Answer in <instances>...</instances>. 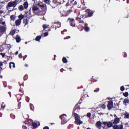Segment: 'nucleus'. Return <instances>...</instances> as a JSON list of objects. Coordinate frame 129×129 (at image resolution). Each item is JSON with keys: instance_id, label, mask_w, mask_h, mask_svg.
Instances as JSON below:
<instances>
[{"instance_id": "1", "label": "nucleus", "mask_w": 129, "mask_h": 129, "mask_svg": "<svg viewBox=\"0 0 129 129\" xmlns=\"http://www.w3.org/2000/svg\"><path fill=\"white\" fill-rule=\"evenodd\" d=\"M74 116L75 119V124H77L78 125H80V124H82L83 123V122L80 120V117L79 116V115L75 113H74Z\"/></svg>"}, {"instance_id": "2", "label": "nucleus", "mask_w": 129, "mask_h": 129, "mask_svg": "<svg viewBox=\"0 0 129 129\" xmlns=\"http://www.w3.org/2000/svg\"><path fill=\"white\" fill-rule=\"evenodd\" d=\"M7 30V25H0V36H2Z\"/></svg>"}, {"instance_id": "3", "label": "nucleus", "mask_w": 129, "mask_h": 129, "mask_svg": "<svg viewBox=\"0 0 129 129\" xmlns=\"http://www.w3.org/2000/svg\"><path fill=\"white\" fill-rule=\"evenodd\" d=\"M16 6H17V2H16V1H14L12 2L10 1L8 3L7 7L8 8V7H9V8H10L11 7H13V8H15V7H16Z\"/></svg>"}, {"instance_id": "4", "label": "nucleus", "mask_w": 129, "mask_h": 129, "mask_svg": "<svg viewBox=\"0 0 129 129\" xmlns=\"http://www.w3.org/2000/svg\"><path fill=\"white\" fill-rule=\"evenodd\" d=\"M103 124L104 125H106L108 128H110V127H112L113 125V123L111 122H103Z\"/></svg>"}, {"instance_id": "5", "label": "nucleus", "mask_w": 129, "mask_h": 129, "mask_svg": "<svg viewBox=\"0 0 129 129\" xmlns=\"http://www.w3.org/2000/svg\"><path fill=\"white\" fill-rule=\"evenodd\" d=\"M113 129H123V124L121 123L120 125L115 124L113 126Z\"/></svg>"}, {"instance_id": "6", "label": "nucleus", "mask_w": 129, "mask_h": 129, "mask_svg": "<svg viewBox=\"0 0 129 129\" xmlns=\"http://www.w3.org/2000/svg\"><path fill=\"white\" fill-rule=\"evenodd\" d=\"M65 116H66V115L65 114L61 115L60 116L61 120H62V124H64V123H66V122H67V120H66V119H65Z\"/></svg>"}, {"instance_id": "7", "label": "nucleus", "mask_w": 129, "mask_h": 129, "mask_svg": "<svg viewBox=\"0 0 129 129\" xmlns=\"http://www.w3.org/2000/svg\"><path fill=\"white\" fill-rule=\"evenodd\" d=\"M108 109L110 110L113 107V102L110 101L108 102L107 105Z\"/></svg>"}, {"instance_id": "8", "label": "nucleus", "mask_w": 129, "mask_h": 129, "mask_svg": "<svg viewBox=\"0 0 129 129\" xmlns=\"http://www.w3.org/2000/svg\"><path fill=\"white\" fill-rule=\"evenodd\" d=\"M37 6L39 7V8H41L42 10H44L46 9V4H43L42 3H38Z\"/></svg>"}, {"instance_id": "9", "label": "nucleus", "mask_w": 129, "mask_h": 129, "mask_svg": "<svg viewBox=\"0 0 129 129\" xmlns=\"http://www.w3.org/2000/svg\"><path fill=\"white\" fill-rule=\"evenodd\" d=\"M119 121H120V118H116L114 119V121L113 122V124H117L119 123Z\"/></svg>"}, {"instance_id": "10", "label": "nucleus", "mask_w": 129, "mask_h": 129, "mask_svg": "<svg viewBox=\"0 0 129 129\" xmlns=\"http://www.w3.org/2000/svg\"><path fill=\"white\" fill-rule=\"evenodd\" d=\"M86 13H88L89 17H91L92 15H93V13L92 12V11H91L89 9H87L86 10Z\"/></svg>"}, {"instance_id": "11", "label": "nucleus", "mask_w": 129, "mask_h": 129, "mask_svg": "<svg viewBox=\"0 0 129 129\" xmlns=\"http://www.w3.org/2000/svg\"><path fill=\"white\" fill-rule=\"evenodd\" d=\"M102 124V123H101V122L100 121H97L96 123V125L97 126V127L99 129L101 128V125Z\"/></svg>"}, {"instance_id": "12", "label": "nucleus", "mask_w": 129, "mask_h": 129, "mask_svg": "<svg viewBox=\"0 0 129 129\" xmlns=\"http://www.w3.org/2000/svg\"><path fill=\"white\" fill-rule=\"evenodd\" d=\"M68 20H70V22L71 26H72V27H75V24L73 22L74 21V19H71L70 18H69Z\"/></svg>"}, {"instance_id": "13", "label": "nucleus", "mask_w": 129, "mask_h": 129, "mask_svg": "<svg viewBox=\"0 0 129 129\" xmlns=\"http://www.w3.org/2000/svg\"><path fill=\"white\" fill-rule=\"evenodd\" d=\"M24 8V9H28V7L29 6V4L28 3V2H25L23 4Z\"/></svg>"}, {"instance_id": "14", "label": "nucleus", "mask_w": 129, "mask_h": 129, "mask_svg": "<svg viewBox=\"0 0 129 129\" xmlns=\"http://www.w3.org/2000/svg\"><path fill=\"white\" fill-rule=\"evenodd\" d=\"M21 21L20 19H18L15 21V24L16 26H20L21 25Z\"/></svg>"}, {"instance_id": "15", "label": "nucleus", "mask_w": 129, "mask_h": 129, "mask_svg": "<svg viewBox=\"0 0 129 129\" xmlns=\"http://www.w3.org/2000/svg\"><path fill=\"white\" fill-rule=\"evenodd\" d=\"M16 31H17V30H16V29L11 30L10 32V35H11V36H14V35H15V33H16Z\"/></svg>"}, {"instance_id": "16", "label": "nucleus", "mask_w": 129, "mask_h": 129, "mask_svg": "<svg viewBox=\"0 0 129 129\" xmlns=\"http://www.w3.org/2000/svg\"><path fill=\"white\" fill-rule=\"evenodd\" d=\"M0 24L1 26H6V22L5 21H3V19H0Z\"/></svg>"}, {"instance_id": "17", "label": "nucleus", "mask_w": 129, "mask_h": 129, "mask_svg": "<svg viewBox=\"0 0 129 129\" xmlns=\"http://www.w3.org/2000/svg\"><path fill=\"white\" fill-rule=\"evenodd\" d=\"M39 7H38V6H33L32 8V10L33 11H34L35 12H36V11H39Z\"/></svg>"}, {"instance_id": "18", "label": "nucleus", "mask_w": 129, "mask_h": 129, "mask_svg": "<svg viewBox=\"0 0 129 129\" xmlns=\"http://www.w3.org/2000/svg\"><path fill=\"white\" fill-rule=\"evenodd\" d=\"M126 103H129V99H125L123 101V104L124 105H126Z\"/></svg>"}, {"instance_id": "19", "label": "nucleus", "mask_w": 129, "mask_h": 129, "mask_svg": "<svg viewBox=\"0 0 129 129\" xmlns=\"http://www.w3.org/2000/svg\"><path fill=\"white\" fill-rule=\"evenodd\" d=\"M16 42L17 43H20V42H21V37H20V36H17L16 37Z\"/></svg>"}, {"instance_id": "20", "label": "nucleus", "mask_w": 129, "mask_h": 129, "mask_svg": "<svg viewBox=\"0 0 129 129\" xmlns=\"http://www.w3.org/2000/svg\"><path fill=\"white\" fill-rule=\"evenodd\" d=\"M124 117L125 118H127V119H129V113L126 112L124 114Z\"/></svg>"}, {"instance_id": "21", "label": "nucleus", "mask_w": 129, "mask_h": 129, "mask_svg": "<svg viewBox=\"0 0 129 129\" xmlns=\"http://www.w3.org/2000/svg\"><path fill=\"white\" fill-rule=\"evenodd\" d=\"M24 6L23 5H20L18 7L19 11H23L24 10Z\"/></svg>"}, {"instance_id": "22", "label": "nucleus", "mask_w": 129, "mask_h": 129, "mask_svg": "<svg viewBox=\"0 0 129 129\" xmlns=\"http://www.w3.org/2000/svg\"><path fill=\"white\" fill-rule=\"evenodd\" d=\"M15 68V63L14 62H11L10 63V68Z\"/></svg>"}, {"instance_id": "23", "label": "nucleus", "mask_w": 129, "mask_h": 129, "mask_svg": "<svg viewBox=\"0 0 129 129\" xmlns=\"http://www.w3.org/2000/svg\"><path fill=\"white\" fill-rule=\"evenodd\" d=\"M18 18H19V20L21 21V20H23L24 19V15L21 14L18 16Z\"/></svg>"}, {"instance_id": "24", "label": "nucleus", "mask_w": 129, "mask_h": 129, "mask_svg": "<svg viewBox=\"0 0 129 129\" xmlns=\"http://www.w3.org/2000/svg\"><path fill=\"white\" fill-rule=\"evenodd\" d=\"M32 126L34 127V128H36L38 127V125L36 123H32Z\"/></svg>"}, {"instance_id": "25", "label": "nucleus", "mask_w": 129, "mask_h": 129, "mask_svg": "<svg viewBox=\"0 0 129 129\" xmlns=\"http://www.w3.org/2000/svg\"><path fill=\"white\" fill-rule=\"evenodd\" d=\"M41 38H42V36H38L36 37L35 40H36V41H40V40H41Z\"/></svg>"}, {"instance_id": "26", "label": "nucleus", "mask_w": 129, "mask_h": 129, "mask_svg": "<svg viewBox=\"0 0 129 129\" xmlns=\"http://www.w3.org/2000/svg\"><path fill=\"white\" fill-rule=\"evenodd\" d=\"M16 18V16L15 15H12L10 16V19L11 20L14 21Z\"/></svg>"}, {"instance_id": "27", "label": "nucleus", "mask_w": 129, "mask_h": 129, "mask_svg": "<svg viewBox=\"0 0 129 129\" xmlns=\"http://www.w3.org/2000/svg\"><path fill=\"white\" fill-rule=\"evenodd\" d=\"M44 2L45 4H47V5H50V3H51V1L50 0H44Z\"/></svg>"}, {"instance_id": "28", "label": "nucleus", "mask_w": 129, "mask_h": 129, "mask_svg": "<svg viewBox=\"0 0 129 129\" xmlns=\"http://www.w3.org/2000/svg\"><path fill=\"white\" fill-rule=\"evenodd\" d=\"M43 28L44 29H48L49 28V25L44 24L43 25Z\"/></svg>"}, {"instance_id": "29", "label": "nucleus", "mask_w": 129, "mask_h": 129, "mask_svg": "<svg viewBox=\"0 0 129 129\" xmlns=\"http://www.w3.org/2000/svg\"><path fill=\"white\" fill-rule=\"evenodd\" d=\"M84 30H85V31H86V32H88V31H89V30H90V28H89V27L86 26L85 27Z\"/></svg>"}, {"instance_id": "30", "label": "nucleus", "mask_w": 129, "mask_h": 129, "mask_svg": "<svg viewBox=\"0 0 129 129\" xmlns=\"http://www.w3.org/2000/svg\"><path fill=\"white\" fill-rule=\"evenodd\" d=\"M123 95L124 96H125V97H127V96H128V92H125L124 93H123Z\"/></svg>"}, {"instance_id": "31", "label": "nucleus", "mask_w": 129, "mask_h": 129, "mask_svg": "<svg viewBox=\"0 0 129 129\" xmlns=\"http://www.w3.org/2000/svg\"><path fill=\"white\" fill-rule=\"evenodd\" d=\"M62 61L63 63H67V59H66V58L65 57L63 58Z\"/></svg>"}, {"instance_id": "32", "label": "nucleus", "mask_w": 129, "mask_h": 129, "mask_svg": "<svg viewBox=\"0 0 129 129\" xmlns=\"http://www.w3.org/2000/svg\"><path fill=\"white\" fill-rule=\"evenodd\" d=\"M0 55L2 56V58H5V56H6V53H1Z\"/></svg>"}, {"instance_id": "33", "label": "nucleus", "mask_w": 129, "mask_h": 129, "mask_svg": "<svg viewBox=\"0 0 129 129\" xmlns=\"http://www.w3.org/2000/svg\"><path fill=\"white\" fill-rule=\"evenodd\" d=\"M101 107H102V108H103V109H105V104H102L101 106Z\"/></svg>"}, {"instance_id": "34", "label": "nucleus", "mask_w": 129, "mask_h": 129, "mask_svg": "<svg viewBox=\"0 0 129 129\" xmlns=\"http://www.w3.org/2000/svg\"><path fill=\"white\" fill-rule=\"evenodd\" d=\"M124 89H125L124 87H123V86L121 87V88H120L121 91H124Z\"/></svg>"}, {"instance_id": "35", "label": "nucleus", "mask_w": 129, "mask_h": 129, "mask_svg": "<svg viewBox=\"0 0 129 129\" xmlns=\"http://www.w3.org/2000/svg\"><path fill=\"white\" fill-rule=\"evenodd\" d=\"M87 117H90V116H91V113H88L87 114Z\"/></svg>"}, {"instance_id": "36", "label": "nucleus", "mask_w": 129, "mask_h": 129, "mask_svg": "<svg viewBox=\"0 0 129 129\" xmlns=\"http://www.w3.org/2000/svg\"><path fill=\"white\" fill-rule=\"evenodd\" d=\"M48 35H49V33H48V32H46L44 33V37H47V36H48Z\"/></svg>"}, {"instance_id": "37", "label": "nucleus", "mask_w": 129, "mask_h": 129, "mask_svg": "<svg viewBox=\"0 0 129 129\" xmlns=\"http://www.w3.org/2000/svg\"><path fill=\"white\" fill-rule=\"evenodd\" d=\"M11 118H12L13 119H14V118H15V115H11Z\"/></svg>"}, {"instance_id": "38", "label": "nucleus", "mask_w": 129, "mask_h": 129, "mask_svg": "<svg viewBox=\"0 0 129 129\" xmlns=\"http://www.w3.org/2000/svg\"><path fill=\"white\" fill-rule=\"evenodd\" d=\"M28 78V76L27 75H25L24 77V79H25V80H26V79Z\"/></svg>"}, {"instance_id": "39", "label": "nucleus", "mask_w": 129, "mask_h": 129, "mask_svg": "<svg viewBox=\"0 0 129 129\" xmlns=\"http://www.w3.org/2000/svg\"><path fill=\"white\" fill-rule=\"evenodd\" d=\"M94 91V92H98V91H99V89L98 88L96 90H95Z\"/></svg>"}, {"instance_id": "40", "label": "nucleus", "mask_w": 129, "mask_h": 129, "mask_svg": "<svg viewBox=\"0 0 129 129\" xmlns=\"http://www.w3.org/2000/svg\"><path fill=\"white\" fill-rule=\"evenodd\" d=\"M19 57L20 58H23V56H22V54H20L19 55Z\"/></svg>"}, {"instance_id": "41", "label": "nucleus", "mask_w": 129, "mask_h": 129, "mask_svg": "<svg viewBox=\"0 0 129 129\" xmlns=\"http://www.w3.org/2000/svg\"><path fill=\"white\" fill-rule=\"evenodd\" d=\"M76 20H77V21H80V18H79V17H76Z\"/></svg>"}, {"instance_id": "42", "label": "nucleus", "mask_w": 129, "mask_h": 129, "mask_svg": "<svg viewBox=\"0 0 129 129\" xmlns=\"http://www.w3.org/2000/svg\"><path fill=\"white\" fill-rule=\"evenodd\" d=\"M79 23H84L83 20H79Z\"/></svg>"}, {"instance_id": "43", "label": "nucleus", "mask_w": 129, "mask_h": 129, "mask_svg": "<svg viewBox=\"0 0 129 129\" xmlns=\"http://www.w3.org/2000/svg\"><path fill=\"white\" fill-rule=\"evenodd\" d=\"M43 129H49V127L48 126L44 127Z\"/></svg>"}, {"instance_id": "44", "label": "nucleus", "mask_w": 129, "mask_h": 129, "mask_svg": "<svg viewBox=\"0 0 129 129\" xmlns=\"http://www.w3.org/2000/svg\"><path fill=\"white\" fill-rule=\"evenodd\" d=\"M0 66H3V62L0 61Z\"/></svg>"}, {"instance_id": "45", "label": "nucleus", "mask_w": 129, "mask_h": 129, "mask_svg": "<svg viewBox=\"0 0 129 129\" xmlns=\"http://www.w3.org/2000/svg\"><path fill=\"white\" fill-rule=\"evenodd\" d=\"M3 13H4L3 10L0 11V14H3Z\"/></svg>"}, {"instance_id": "46", "label": "nucleus", "mask_w": 129, "mask_h": 129, "mask_svg": "<svg viewBox=\"0 0 129 129\" xmlns=\"http://www.w3.org/2000/svg\"><path fill=\"white\" fill-rule=\"evenodd\" d=\"M58 24H59V26H58V28H60V27H61V23H58Z\"/></svg>"}, {"instance_id": "47", "label": "nucleus", "mask_w": 129, "mask_h": 129, "mask_svg": "<svg viewBox=\"0 0 129 129\" xmlns=\"http://www.w3.org/2000/svg\"><path fill=\"white\" fill-rule=\"evenodd\" d=\"M60 71L61 72H63V71H64V69H61Z\"/></svg>"}, {"instance_id": "48", "label": "nucleus", "mask_w": 129, "mask_h": 129, "mask_svg": "<svg viewBox=\"0 0 129 129\" xmlns=\"http://www.w3.org/2000/svg\"><path fill=\"white\" fill-rule=\"evenodd\" d=\"M18 54H19V52L17 51V52L15 53V55H18Z\"/></svg>"}, {"instance_id": "49", "label": "nucleus", "mask_w": 129, "mask_h": 129, "mask_svg": "<svg viewBox=\"0 0 129 129\" xmlns=\"http://www.w3.org/2000/svg\"><path fill=\"white\" fill-rule=\"evenodd\" d=\"M98 114H99L100 115H101V114H103V113L100 112V113H99Z\"/></svg>"}, {"instance_id": "50", "label": "nucleus", "mask_w": 129, "mask_h": 129, "mask_svg": "<svg viewBox=\"0 0 129 129\" xmlns=\"http://www.w3.org/2000/svg\"><path fill=\"white\" fill-rule=\"evenodd\" d=\"M114 117H116V118H117V116H116L115 114L114 115Z\"/></svg>"}, {"instance_id": "51", "label": "nucleus", "mask_w": 129, "mask_h": 129, "mask_svg": "<svg viewBox=\"0 0 129 129\" xmlns=\"http://www.w3.org/2000/svg\"><path fill=\"white\" fill-rule=\"evenodd\" d=\"M70 38V37L68 36V38H64V39H67H67H69Z\"/></svg>"}, {"instance_id": "52", "label": "nucleus", "mask_w": 129, "mask_h": 129, "mask_svg": "<svg viewBox=\"0 0 129 129\" xmlns=\"http://www.w3.org/2000/svg\"><path fill=\"white\" fill-rule=\"evenodd\" d=\"M25 44H28V42H26L25 43Z\"/></svg>"}, {"instance_id": "53", "label": "nucleus", "mask_w": 129, "mask_h": 129, "mask_svg": "<svg viewBox=\"0 0 129 129\" xmlns=\"http://www.w3.org/2000/svg\"><path fill=\"white\" fill-rule=\"evenodd\" d=\"M127 4H128V3H129V1H128V0H127Z\"/></svg>"}, {"instance_id": "54", "label": "nucleus", "mask_w": 129, "mask_h": 129, "mask_svg": "<svg viewBox=\"0 0 129 129\" xmlns=\"http://www.w3.org/2000/svg\"><path fill=\"white\" fill-rule=\"evenodd\" d=\"M17 2H19V0H16Z\"/></svg>"}, {"instance_id": "55", "label": "nucleus", "mask_w": 129, "mask_h": 129, "mask_svg": "<svg viewBox=\"0 0 129 129\" xmlns=\"http://www.w3.org/2000/svg\"><path fill=\"white\" fill-rule=\"evenodd\" d=\"M85 26H87V24H85Z\"/></svg>"}, {"instance_id": "56", "label": "nucleus", "mask_w": 129, "mask_h": 129, "mask_svg": "<svg viewBox=\"0 0 129 129\" xmlns=\"http://www.w3.org/2000/svg\"><path fill=\"white\" fill-rule=\"evenodd\" d=\"M126 124H127V125H128V123H126Z\"/></svg>"}, {"instance_id": "57", "label": "nucleus", "mask_w": 129, "mask_h": 129, "mask_svg": "<svg viewBox=\"0 0 129 129\" xmlns=\"http://www.w3.org/2000/svg\"><path fill=\"white\" fill-rule=\"evenodd\" d=\"M61 33L63 34V31L61 32Z\"/></svg>"}, {"instance_id": "58", "label": "nucleus", "mask_w": 129, "mask_h": 129, "mask_svg": "<svg viewBox=\"0 0 129 129\" xmlns=\"http://www.w3.org/2000/svg\"><path fill=\"white\" fill-rule=\"evenodd\" d=\"M26 66L28 67V66L27 64H26Z\"/></svg>"}]
</instances>
